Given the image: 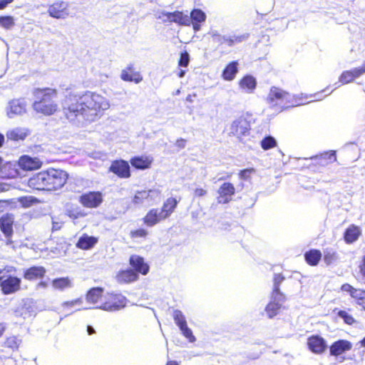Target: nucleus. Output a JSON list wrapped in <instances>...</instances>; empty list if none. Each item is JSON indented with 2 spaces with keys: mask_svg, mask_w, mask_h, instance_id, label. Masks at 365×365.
Listing matches in <instances>:
<instances>
[{
  "mask_svg": "<svg viewBox=\"0 0 365 365\" xmlns=\"http://www.w3.org/2000/svg\"><path fill=\"white\" fill-rule=\"evenodd\" d=\"M28 135L29 130L22 128L11 129L6 133L7 139L12 141L24 140Z\"/></svg>",
  "mask_w": 365,
  "mask_h": 365,
  "instance_id": "obj_34",
  "label": "nucleus"
},
{
  "mask_svg": "<svg viewBox=\"0 0 365 365\" xmlns=\"http://www.w3.org/2000/svg\"><path fill=\"white\" fill-rule=\"evenodd\" d=\"M98 242V238L94 236H89L86 233L83 234L76 243V247L82 250L92 249Z\"/></svg>",
  "mask_w": 365,
  "mask_h": 365,
  "instance_id": "obj_30",
  "label": "nucleus"
},
{
  "mask_svg": "<svg viewBox=\"0 0 365 365\" xmlns=\"http://www.w3.org/2000/svg\"><path fill=\"white\" fill-rule=\"evenodd\" d=\"M182 334L185 337H186L190 342H194L195 341V337L192 334V330L187 327V324L183 326L180 328Z\"/></svg>",
  "mask_w": 365,
  "mask_h": 365,
  "instance_id": "obj_49",
  "label": "nucleus"
},
{
  "mask_svg": "<svg viewBox=\"0 0 365 365\" xmlns=\"http://www.w3.org/2000/svg\"><path fill=\"white\" fill-rule=\"evenodd\" d=\"M48 13L54 19H65L68 14V3L63 1H56L48 6Z\"/></svg>",
  "mask_w": 365,
  "mask_h": 365,
  "instance_id": "obj_15",
  "label": "nucleus"
},
{
  "mask_svg": "<svg viewBox=\"0 0 365 365\" xmlns=\"http://www.w3.org/2000/svg\"><path fill=\"white\" fill-rule=\"evenodd\" d=\"M46 273V269L42 266H32L24 271L23 277L28 281H34L42 279Z\"/></svg>",
  "mask_w": 365,
  "mask_h": 365,
  "instance_id": "obj_28",
  "label": "nucleus"
},
{
  "mask_svg": "<svg viewBox=\"0 0 365 365\" xmlns=\"http://www.w3.org/2000/svg\"><path fill=\"white\" fill-rule=\"evenodd\" d=\"M286 299H281L278 295H270V301L265 307V312L269 318L272 319L279 313L282 303Z\"/></svg>",
  "mask_w": 365,
  "mask_h": 365,
  "instance_id": "obj_21",
  "label": "nucleus"
},
{
  "mask_svg": "<svg viewBox=\"0 0 365 365\" xmlns=\"http://www.w3.org/2000/svg\"><path fill=\"white\" fill-rule=\"evenodd\" d=\"M6 324L4 322H0V338H1L6 331Z\"/></svg>",
  "mask_w": 365,
  "mask_h": 365,
  "instance_id": "obj_57",
  "label": "nucleus"
},
{
  "mask_svg": "<svg viewBox=\"0 0 365 365\" xmlns=\"http://www.w3.org/2000/svg\"><path fill=\"white\" fill-rule=\"evenodd\" d=\"M285 279L284 276L281 274H275L273 277V288L271 294L278 295L281 299H286L285 294L280 290V285Z\"/></svg>",
  "mask_w": 365,
  "mask_h": 365,
  "instance_id": "obj_37",
  "label": "nucleus"
},
{
  "mask_svg": "<svg viewBox=\"0 0 365 365\" xmlns=\"http://www.w3.org/2000/svg\"><path fill=\"white\" fill-rule=\"evenodd\" d=\"M120 78L124 81L138 83L143 81L140 73L136 70L133 64H129L123 69L120 74Z\"/></svg>",
  "mask_w": 365,
  "mask_h": 365,
  "instance_id": "obj_25",
  "label": "nucleus"
},
{
  "mask_svg": "<svg viewBox=\"0 0 365 365\" xmlns=\"http://www.w3.org/2000/svg\"><path fill=\"white\" fill-rule=\"evenodd\" d=\"M1 293L9 295L19 292L21 288V279L14 275L4 277L1 285Z\"/></svg>",
  "mask_w": 365,
  "mask_h": 365,
  "instance_id": "obj_12",
  "label": "nucleus"
},
{
  "mask_svg": "<svg viewBox=\"0 0 365 365\" xmlns=\"http://www.w3.org/2000/svg\"><path fill=\"white\" fill-rule=\"evenodd\" d=\"M179 201L173 197H168L163 202L161 209L159 210L160 214L166 220L175 212Z\"/></svg>",
  "mask_w": 365,
  "mask_h": 365,
  "instance_id": "obj_32",
  "label": "nucleus"
},
{
  "mask_svg": "<svg viewBox=\"0 0 365 365\" xmlns=\"http://www.w3.org/2000/svg\"><path fill=\"white\" fill-rule=\"evenodd\" d=\"M165 365H180V364L175 360H168Z\"/></svg>",
  "mask_w": 365,
  "mask_h": 365,
  "instance_id": "obj_59",
  "label": "nucleus"
},
{
  "mask_svg": "<svg viewBox=\"0 0 365 365\" xmlns=\"http://www.w3.org/2000/svg\"><path fill=\"white\" fill-rule=\"evenodd\" d=\"M52 284L55 289L60 290H63L72 286L71 281L68 277L54 279L52 281Z\"/></svg>",
  "mask_w": 365,
  "mask_h": 365,
  "instance_id": "obj_39",
  "label": "nucleus"
},
{
  "mask_svg": "<svg viewBox=\"0 0 365 365\" xmlns=\"http://www.w3.org/2000/svg\"><path fill=\"white\" fill-rule=\"evenodd\" d=\"M277 145L276 140L271 135L265 136L260 142V145L264 150L274 148Z\"/></svg>",
  "mask_w": 365,
  "mask_h": 365,
  "instance_id": "obj_43",
  "label": "nucleus"
},
{
  "mask_svg": "<svg viewBox=\"0 0 365 365\" xmlns=\"http://www.w3.org/2000/svg\"><path fill=\"white\" fill-rule=\"evenodd\" d=\"M165 220L158 208L150 209L142 219L143 224L148 227H154Z\"/></svg>",
  "mask_w": 365,
  "mask_h": 365,
  "instance_id": "obj_27",
  "label": "nucleus"
},
{
  "mask_svg": "<svg viewBox=\"0 0 365 365\" xmlns=\"http://www.w3.org/2000/svg\"><path fill=\"white\" fill-rule=\"evenodd\" d=\"M190 63V56L189 53L184 51L180 53V56L178 60V66L181 67H187Z\"/></svg>",
  "mask_w": 365,
  "mask_h": 365,
  "instance_id": "obj_48",
  "label": "nucleus"
},
{
  "mask_svg": "<svg viewBox=\"0 0 365 365\" xmlns=\"http://www.w3.org/2000/svg\"><path fill=\"white\" fill-rule=\"evenodd\" d=\"M108 172L120 179H128L131 177V170L129 162L123 159H116L111 161Z\"/></svg>",
  "mask_w": 365,
  "mask_h": 365,
  "instance_id": "obj_9",
  "label": "nucleus"
},
{
  "mask_svg": "<svg viewBox=\"0 0 365 365\" xmlns=\"http://www.w3.org/2000/svg\"><path fill=\"white\" fill-rule=\"evenodd\" d=\"M173 319L175 324L179 328L182 327L187 324V322L182 312L180 310H175L173 313Z\"/></svg>",
  "mask_w": 365,
  "mask_h": 365,
  "instance_id": "obj_45",
  "label": "nucleus"
},
{
  "mask_svg": "<svg viewBox=\"0 0 365 365\" xmlns=\"http://www.w3.org/2000/svg\"><path fill=\"white\" fill-rule=\"evenodd\" d=\"M87 331L89 335L94 334L96 333L95 329L91 326L87 327Z\"/></svg>",
  "mask_w": 365,
  "mask_h": 365,
  "instance_id": "obj_58",
  "label": "nucleus"
},
{
  "mask_svg": "<svg viewBox=\"0 0 365 365\" xmlns=\"http://www.w3.org/2000/svg\"><path fill=\"white\" fill-rule=\"evenodd\" d=\"M231 175H232V173H229V174H227V175L226 178H230V177H231Z\"/></svg>",
  "mask_w": 365,
  "mask_h": 365,
  "instance_id": "obj_63",
  "label": "nucleus"
},
{
  "mask_svg": "<svg viewBox=\"0 0 365 365\" xmlns=\"http://www.w3.org/2000/svg\"><path fill=\"white\" fill-rule=\"evenodd\" d=\"M337 315L343 319L344 323L349 325H352L355 323L354 318L344 310H338Z\"/></svg>",
  "mask_w": 365,
  "mask_h": 365,
  "instance_id": "obj_47",
  "label": "nucleus"
},
{
  "mask_svg": "<svg viewBox=\"0 0 365 365\" xmlns=\"http://www.w3.org/2000/svg\"><path fill=\"white\" fill-rule=\"evenodd\" d=\"M14 0H0V10L5 9L9 4L12 3Z\"/></svg>",
  "mask_w": 365,
  "mask_h": 365,
  "instance_id": "obj_56",
  "label": "nucleus"
},
{
  "mask_svg": "<svg viewBox=\"0 0 365 365\" xmlns=\"http://www.w3.org/2000/svg\"><path fill=\"white\" fill-rule=\"evenodd\" d=\"M4 143V136L3 134L0 133V148L3 145Z\"/></svg>",
  "mask_w": 365,
  "mask_h": 365,
  "instance_id": "obj_60",
  "label": "nucleus"
},
{
  "mask_svg": "<svg viewBox=\"0 0 365 365\" xmlns=\"http://www.w3.org/2000/svg\"><path fill=\"white\" fill-rule=\"evenodd\" d=\"M158 19H162L164 23H175L179 26L190 25V20L189 16L185 14L182 11H174L173 12L163 11L158 16Z\"/></svg>",
  "mask_w": 365,
  "mask_h": 365,
  "instance_id": "obj_11",
  "label": "nucleus"
},
{
  "mask_svg": "<svg viewBox=\"0 0 365 365\" xmlns=\"http://www.w3.org/2000/svg\"><path fill=\"white\" fill-rule=\"evenodd\" d=\"M238 73V62L233 61L226 65L222 72V78L225 81H231L235 79Z\"/></svg>",
  "mask_w": 365,
  "mask_h": 365,
  "instance_id": "obj_33",
  "label": "nucleus"
},
{
  "mask_svg": "<svg viewBox=\"0 0 365 365\" xmlns=\"http://www.w3.org/2000/svg\"><path fill=\"white\" fill-rule=\"evenodd\" d=\"M21 343V340L16 336H10L5 339L3 346L13 351H17Z\"/></svg>",
  "mask_w": 365,
  "mask_h": 365,
  "instance_id": "obj_38",
  "label": "nucleus"
},
{
  "mask_svg": "<svg viewBox=\"0 0 365 365\" xmlns=\"http://www.w3.org/2000/svg\"><path fill=\"white\" fill-rule=\"evenodd\" d=\"M150 192L151 190L137 191L133 197V203H134L135 205L142 204L145 200L150 197Z\"/></svg>",
  "mask_w": 365,
  "mask_h": 365,
  "instance_id": "obj_40",
  "label": "nucleus"
},
{
  "mask_svg": "<svg viewBox=\"0 0 365 365\" xmlns=\"http://www.w3.org/2000/svg\"><path fill=\"white\" fill-rule=\"evenodd\" d=\"M190 24L195 31L201 29V24L206 20V14L200 9H193L190 14Z\"/></svg>",
  "mask_w": 365,
  "mask_h": 365,
  "instance_id": "obj_29",
  "label": "nucleus"
},
{
  "mask_svg": "<svg viewBox=\"0 0 365 365\" xmlns=\"http://www.w3.org/2000/svg\"><path fill=\"white\" fill-rule=\"evenodd\" d=\"M341 290L347 292L365 310V289L355 288L350 284L344 283L341 286Z\"/></svg>",
  "mask_w": 365,
  "mask_h": 365,
  "instance_id": "obj_17",
  "label": "nucleus"
},
{
  "mask_svg": "<svg viewBox=\"0 0 365 365\" xmlns=\"http://www.w3.org/2000/svg\"><path fill=\"white\" fill-rule=\"evenodd\" d=\"M68 174L62 169L48 168L34 174L28 180L32 190L53 192L62 188L67 182Z\"/></svg>",
  "mask_w": 365,
  "mask_h": 365,
  "instance_id": "obj_2",
  "label": "nucleus"
},
{
  "mask_svg": "<svg viewBox=\"0 0 365 365\" xmlns=\"http://www.w3.org/2000/svg\"><path fill=\"white\" fill-rule=\"evenodd\" d=\"M307 346L312 353L322 354L326 351L327 344L322 336L316 334L308 337Z\"/></svg>",
  "mask_w": 365,
  "mask_h": 365,
  "instance_id": "obj_18",
  "label": "nucleus"
},
{
  "mask_svg": "<svg viewBox=\"0 0 365 365\" xmlns=\"http://www.w3.org/2000/svg\"><path fill=\"white\" fill-rule=\"evenodd\" d=\"M58 230V228L55 227V226L53 225V227H52V230L54 231V230Z\"/></svg>",
  "mask_w": 365,
  "mask_h": 365,
  "instance_id": "obj_64",
  "label": "nucleus"
},
{
  "mask_svg": "<svg viewBox=\"0 0 365 365\" xmlns=\"http://www.w3.org/2000/svg\"><path fill=\"white\" fill-rule=\"evenodd\" d=\"M65 91L66 94L63 113L70 120H74L80 116L97 115L109 106L106 98L96 93L85 91L78 93L74 92L70 86L65 88Z\"/></svg>",
  "mask_w": 365,
  "mask_h": 365,
  "instance_id": "obj_1",
  "label": "nucleus"
},
{
  "mask_svg": "<svg viewBox=\"0 0 365 365\" xmlns=\"http://www.w3.org/2000/svg\"><path fill=\"white\" fill-rule=\"evenodd\" d=\"M78 201L84 207L97 208L103 202V194L101 191L86 192L79 197Z\"/></svg>",
  "mask_w": 365,
  "mask_h": 365,
  "instance_id": "obj_10",
  "label": "nucleus"
},
{
  "mask_svg": "<svg viewBox=\"0 0 365 365\" xmlns=\"http://www.w3.org/2000/svg\"><path fill=\"white\" fill-rule=\"evenodd\" d=\"M236 192L235 185L230 182H223L217 190V202L219 204H227L232 201Z\"/></svg>",
  "mask_w": 365,
  "mask_h": 365,
  "instance_id": "obj_13",
  "label": "nucleus"
},
{
  "mask_svg": "<svg viewBox=\"0 0 365 365\" xmlns=\"http://www.w3.org/2000/svg\"><path fill=\"white\" fill-rule=\"evenodd\" d=\"M312 163L310 167L314 169L325 168L337 160L336 152L335 150H327L310 158Z\"/></svg>",
  "mask_w": 365,
  "mask_h": 365,
  "instance_id": "obj_8",
  "label": "nucleus"
},
{
  "mask_svg": "<svg viewBox=\"0 0 365 365\" xmlns=\"http://www.w3.org/2000/svg\"><path fill=\"white\" fill-rule=\"evenodd\" d=\"M14 215L6 213L0 217V229L6 238L10 239L14 233Z\"/></svg>",
  "mask_w": 365,
  "mask_h": 365,
  "instance_id": "obj_23",
  "label": "nucleus"
},
{
  "mask_svg": "<svg viewBox=\"0 0 365 365\" xmlns=\"http://www.w3.org/2000/svg\"><path fill=\"white\" fill-rule=\"evenodd\" d=\"M352 349V344L346 339H339L329 346L330 355L339 356Z\"/></svg>",
  "mask_w": 365,
  "mask_h": 365,
  "instance_id": "obj_24",
  "label": "nucleus"
},
{
  "mask_svg": "<svg viewBox=\"0 0 365 365\" xmlns=\"http://www.w3.org/2000/svg\"><path fill=\"white\" fill-rule=\"evenodd\" d=\"M241 41H242L241 36H235V38H231V37L223 38V43L227 44L228 46H232L235 43H239Z\"/></svg>",
  "mask_w": 365,
  "mask_h": 365,
  "instance_id": "obj_52",
  "label": "nucleus"
},
{
  "mask_svg": "<svg viewBox=\"0 0 365 365\" xmlns=\"http://www.w3.org/2000/svg\"><path fill=\"white\" fill-rule=\"evenodd\" d=\"M115 279L119 284H131L139 279V275L131 268H127L118 271Z\"/></svg>",
  "mask_w": 365,
  "mask_h": 365,
  "instance_id": "obj_26",
  "label": "nucleus"
},
{
  "mask_svg": "<svg viewBox=\"0 0 365 365\" xmlns=\"http://www.w3.org/2000/svg\"><path fill=\"white\" fill-rule=\"evenodd\" d=\"M186 142H187L186 140L184 138H178V139H177V140L175 142V145L178 148L182 149L185 147Z\"/></svg>",
  "mask_w": 365,
  "mask_h": 365,
  "instance_id": "obj_55",
  "label": "nucleus"
},
{
  "mask_svg": "<svg viewBox=\"0 0 365 365\" xmlns=\"http://www.w3.org/2000/svg\"><path fill=\"white\" fill-rule=\"evenodd\" d=\"M239 85L242 89L252 93L256 88L257 81L252 76L246 75L240 80Z\"/></svg>",
  "mask_w": 365,
  "mask_h": 365,
  "instance_id": "obj_36",
  "label": "nucleus"
},
{
  "mask_svg": "<svg viewBox=\"0 0 365 365\" xmlns=\"http://www.w3.org/2000/svg\"><path fill=\"white\" fill-rule=\"evenodd\" d=\"M359 269L361 275L365 277V254L362 257L361 262L359 265Z\"/></svg>",
  "mask_w": 365,
  "mask_h": 365,
  "instance_id": "obj_54",
  "label": "nucleus"
},
{
  "mask_svg": "<svg viewBox=\"0 0 365 365\" xmlns=\"http://www.w3.org/2000/svg\"><path fill=\"white\" fill-rule=\"evenodd\" d=\"M255 172V170L253 168L243 169L240 171L239 177L242 180H247L250 178V175Z\"/></svg>",
  "mask_w": 365,
  "mask_h": 365,
  "instance_id": "obj_51",
  "label": "nucleus"
},
{
  "mask_svg": "<svg viewBox=\"0 0 365 365\" xmlns=\"http://www.w3.org/2000/svg\"><path fill=\"white\" fill-rule=\"evenodd\" d=\"M333 91L334 88H330L329 87H327L325 89L314 93L307 94L300 93L295 95L291 94L290 104H289L288 106H290V108H293L305 105L314 101H321L324 99L327 96L331 93Z\"/></svg>",
  "mask_w": 365,
  "mask_h": 365,
  "instance_id": "obj_5",
  "label": "nucleus"
},
{
  "mask_svg": "<svg viewBox=\"0 0 365 365\" xmlns=\"http://www.w3.org/2000/svg\"><path fill=\"white\" fill-rule=\"evenodd\" d=\"M360 344L361 346L365 347V337L360 341Z\"/></svg>",
  "mask_w": 365,
  "mask_h": 365,
  "instance_id": "obj_62",
  "label": "nucleus"
},
{
  "mask_svg": "<svg viewBox=\"0 0 365 365\" xmlns=\"http://www.w3.org/2000/svg\"><path fill=\"white\" fill-rule=\"evenodd\" d=\"M105 292L103 287H96L91 288L86 294V299L89 304H95L100 309L101 304L105 299Z\"/></svg>",
  "mask_w": 365,
  "mask_h": 365,
  "instance_id": "obj_20",
  "label": "nucleus"
},
{
  "mask_svg": "<svg viewBox=\"0 0 365 365\" xmlns=\"http://www.w3.org/2000/svg\"><path fill=\"white\" fill-rule=\"evenodd\" d=\"M18 165L24 171H34L40 169L43 165L42 160L38 157H31L23 155L17 161Z\"/></svg>",
  "mask_w": 365,
  "mask_h": 365,
  "instance_id": "obj_14",
  "label": "nucleus"
},
{
  "mask_svg": "<svg viewBox=\"0 0 365 365\" xmlns=\"http://www.w3.org/2000/svg\"><path fill=\"white\" fill-rule=\"evenodd\" d=\"M364 73H365V66H361L359 68H354L351 70L343 71L339 80L343 85L348 84L353 82Z\"/></svg>",
  "mask_w": 365,
  "mask_h": 365,
  "instance_id": "obj_22",
  "label": "nucleus"
},
{
  "mask_svg": "<svg viewBox=\"0 0 365 365\" xmlns=\"http://www.w3.org/2000/svg\"><path fill=\"white\" fill-rule=\"evenodd\" d=\"M154 159L149 155H135L130 159L131 166L138 170H148L152 167Z\"/></svg>",
  "mask_w": 365,
  "mask_h": 365,
  "instance_id": "obj_19",
  "label": "nucleus"
},
{
  "mask_svg": "<svg viewBox=\"0 0 365 365\" xmlns=\"http://www.w3.org/2000/svg\"><path fill=\"white\" fill-rule=\"evenodd\" d=\"M83 303L82 298H77L72 300L66 301L63 303V307L65 309H70L74 306H80Z\"/></svg>",
  "mask_w": 365,
  "mask_h": 365,
  "instance_id": "obj_50",
  "label": "nucleus"
},
{
  "mask_svg": "<svg viewBox=\"0 0 365 365\" xmlns=\"http://www.w3.org/2000/svg\"><path fill=\"white\" fill-rule=\"evenodd\" d=\"M185 71L183 70H180L178 73V76L180 78H182L185 76Z\"/></svg>",
  "mask_w": 365,
  "mask_h": 365,
  "instance_id": "obj_61",
  "label": "nucleus"
},
{
  "mask_svg": "<svg viewBox=\"0 0 365 365\" xmlns=\"http://www.w3.org/2000/svg\"><path fill=\"white\" fill-rule=\"evenodd\" d=\"M15 24L14 19L11 16H0V26L9 30Z\"/></svg>",
  "mask_w": 365,
  "mask_h": 365,
  "instance_id": "obj_44",
  "label": "nucleus"
},
{
  "mask_svg": "<svg viewBox=\"0 0 365 365\" xmlns=\"http://www.w3.org/2000/svg\"><path fill=\"white\" fill-rule=\"evenodd\" d=\"M130 268L137 272V274L147 275L150 272V265L145 261L144 257L138 255H132L129 257Z\"/></svg>",
  "mask_w": 365,
  "mask_h": 365,
  "instance_id": "obj_16",
  "label": "nucleus"
},
{
  "mask_svg": "<svg viewBox=\"0 0 365 365\" xmlns=\"http://www.w3.org/2000/svg\"><path fill=\"white\" fill-rule=\"evenodd\" d=\"M324 261L327 264L329 265L334 263L337 259V254L336 252L331 250H326L324 253Z\"/></svg>",
  "mask_w": 365,
  "mask_h": 365,
  "instance_id": "obj_46",
  "label": "nucleus"
},
{
  "mask_svg": "<svg viewBox=\"0 0 365 365\" xmlns=\"http://www.w3.org/2000/svg\"><path fill=\"white\" fill-rule=\"evenodd\" d=\"M24 111V107L18 101H13L9 103L7 111L8 115L12 117L14 115L21 114Z\"/></svg>",
  "mask_w": 365,
  "mask_h": 365,
  "instance_id": "obj_41",
  "label": "nucleus"
},
{
  "mask_svg": "<svg viewBox=\"0 0 365 365\" xmlns=\"http://www.w3.org/2000/svg\"><path fill=\"white\" fill-rule=\"evenodd\" d=\"M207 190L202 187H197L194 190V196L195 197H201L207 195Z\"/></svg>",
  "mask_w": 365,
  "mask_h": 365,
  "instance_id": "obj_53",
  "label": "nucleus"
},
{
  "mask_svg": "<svg viewBox=\"0 0 365 365\" xmlns=\"http://www.w3.org/2000/svg\"><path fill=\"white\" fill-rule=\"evenodd\" d=\"M127 298L120 293L106 292L105 299L101 304L100 309L106 312H116L125 308Z\"/></svg>",
  "mask_w": 365,
  "mask_h": 365,
  "instance_id": "obj_6",
  "label": "nucleus"
},
{
  "mask_svg": "<svg viewBox=\"0 0 365 365\" xmlns=\"http://www.w3.org/2000/svg\"><path fill=\"white\" fill-rule=\"evenodd\" d=\"M34 101L31 107L34 111L42 116H51L59 111L56 99L58 91L50 87L36 88L33 90Z\"/></svg>",
  "mask_w": 365,
  "mask_h": 365,
  "instance_id": "obj_3",
  "label": "nucleus"
},
{
  "mask_svg": "<svg viewBox=\"0 0 365 365\" xmlns=\"http://www.w3.org/2000/svg\"><path fill=\"white\" fill-rule=\"evenodd\" d=\"M251 123L244 115L235 118L230 125V136L235 137L238 141L245 143L251 134Z\"/></svg>",
  "mask_w": 365,
  "mask_h": 365,
  "instance_id": "obj_4",
  "label": "nucleus"
},
{
  "mask_svg": "<svg viewBox=\"0 0 365 365\" xmlns=\"http://www.w3.org/2000/svg\"><path fill=\"white\" fill-rule=\"evenodd\" d=\"M291 93L276 86L270 88L267 97V102L273 106H279L281 110L290 108L288 106L290 104Z\"/></svg>",
  "mask_w": 365,
  "mask_h": 365,
  "instance_id": "obj_7",
  "label": "nucleus"
},
{
  "mask_svg": "<svg viewBox=\"0 0 365 365\" xmlns=\"http://www.w3.org/2000/svg\"><path fill=\"white\" fill-rule=\"evenodd\" d=\"M148 235V231L143 227L133 230L129 233L130 237L133 240L138 239H146Z\"/></svg>",
  "mask_w": 365,
  "mask_h": 365,
  "instance_id": "obj_42",
  "label": "nucleus"
},
{
  "mask_svg": "<svg viewBox=\"0 0 365 365\" xmlns=\"http://www.w3.org/2000/svg\"><path fill=\"white\" fill-rule=\"evenodd\" d=\"M361 235L360 227L356 225H350L344 232V240L346 244H352L358 240Z\"/></svg>",
  "mask_w": 365,
  "mask_h": 365,
  "instance_id": "obj_31",
  "label": "nucleus"
},
{
  "mask_svg": "<svg viewBox=\"0 0 365 365\" xmlns=\"http://www.w3.org/2000/svg\"><path fill=\"white\" fill-rule=\"evenodd\" d=\"M322 257L319 250L311 249L304 253L305 262L312 267L317 266Z\"/></svg>",
  "mask_w": 365,
  "mask_h": 365,
  "instance_id": "obj_35",
  "label": "nucleus"
}]
</instances>
